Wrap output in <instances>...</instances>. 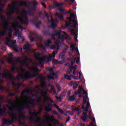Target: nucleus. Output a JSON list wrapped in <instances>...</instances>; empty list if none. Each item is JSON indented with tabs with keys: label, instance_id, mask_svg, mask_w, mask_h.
<instances>
[{
	"label": "nucleus",
	"instance_id": "obj_1",
	"mask_svg": "<svg viewBox=\"0 0 126 126\" xmlns=\"http://www.w3.org/2000/svg\"><path fill=\"white\" fill-rule=\"evenodd\" d=\"M48 22L51 24L50 27L53 29V31L52 32V35L53 36H59V37H60L61 34H62V32L64 33V35L63 36V38L65 39L66 40H67L68 41H69V40H70V37H69V35L66 34V32H62L61 30L59 31L56 30V28H57V26H58L57 23L58 22H59V20H58V19H56L55 20L52 19L51 20H48Z\"/></svg>",
	"mask_w": 126,
	"mask_h": 126
},
{
	"label": "nucleus",
	"instance_id": "obj_2",
	"mask_svg": "<svg viewBox=\"0 0 126 126\" xmlns=\"http://www.w3.org/2000/svg\"><path fill=\"white\" fill-rule=\"evenodd\" d=\"M72 22V23H71ZM78 25V24L77 22L74 20H73L72 18L70 20V22H69L68 24H66V26L67 27H73V28H70L69 31L71 32V35H73V36H74V39L75 42H78V40H77V31H78V29L77 28L76 30L75 29L76 28V26Z\"/></svg>",
	"mask_w": 126,
	"mask_h": 126
},
{
	"label": "nucleus",
	"instance_id": "obj_3",
	"mask_svg": "<svg viewBox=\"0 0 126 126\" xmlns=\"http://www.w3.org/2000/svg\"><path fill=\"white\" fill-rule=\"evenodd\" d=\"M10 118L12 119L11 120H8L5 118L2 119V126H10L12 123H14L15 121H19L18 117L16 116V114L15 113H8Z\"/></svg>",
	"mask_w": 126,
	"mask_h": 126
},
{
	"label": "nucleus",
	"instance_id": "obj_4",
	"mask_svg": "<svg viewBox=\"0 0 126 126\" xmlns=\"http://www.w3.org/2000/svg\"><path fill=\"white\" fill-rule=\"evenodd\" d=\"M28 3V1H22L19 3V6H25L26 7H28L29 10L27 12L26 11L23 10L21 12L22 14V16H24L25 14H27L29 15L30 16H34L35 14V9L33 8L32 10L30 8V7H29V5L27 4Z\"/></svg>",
	"mask_w": 126,
	"mask_h": 126
},
{
	"label": "nucleus",
	"instance_id": "obj_5",
	"mask_svg": "<svg viewBox=\"0 0 126 126\" xmlns=\"http://www.w3.org/2000/svg\"><path fill=\"white\" fill-rule=\"evenodd\" d=\"M58 54V50L57 51H54L52 53V56L50 55L48 57L47 56H45L43 58H42L38 56H35V58L37 61L39 62V64H42V63H44L45 61H46L47 63L50 62H52V59L53 58H56V54Z\"/></svg>",
	"mask_w": 126,
	"mask_h": 126
},
{
	"label": "nucleus",
	"instance_id": "obj_6",
	"mask_svg": "<svg viewBox=\"0 0 126 126\" xmlns=\"http://www.w3.org/2000/svg\"><path fill=\"white\" fill-rule=\"evenodd\" d=\"M23 77V75H22L21 73H19L16 77H13L11 73L9 72V71L5 72L3 74V78H5V79H9V80H11V81H12V80H17L18 81H19L20 78L22 79H24V78Z\"/></svg>",
	"mask_w": 126,
	"mask_h": 126
},
{
	"label": "nucleus",
	"instance_id": "obj_7",
	"mask_svg": "<svg viewBox=\"0 0 126 126\" xmlns=\"http://www.w3.org/2000/svg\"><path fill=\"white\" fill-rule=\"evenodd\" d=\"M39 71H40V70L38 69V70H36V72H33L34 73V75H32L30 73V71H28L27 72H26L25 74L23 75V76L24 79H30V78H35V77H37V76H39Z\"/></svg>",
	"mask_w": 126,
	"mask_h": 126
},
{
	"label": "nucleus",
	"instance_id": "obj_8",
	"mask_svg": "<svg viewBox=\"0 0 126 126\" xmlns=\"http://www.w3.org/2000/svg\"><path fill=\"white\" fill-rule=\"evenodd\" d=\"M33 35L35 36L36 38H37V39L40 41H43V37H42L41 35H39L36 31H34L29 35L30 40L32 43L35 41V39L33 37Z\"/></svg>",
	"mask_w": 126,
	"mask_h": 126
},
{
	"label": "nucleus",
	"instance_id": "obj_9",
	"mask_svg": "<svg viewBox=\"0 0 126 126\" xmlns=\"http://www.w3.org/2000/svg\"><path fill=\"white\" fill-rule=\"evenodd\" d=\"M18 4V1H15L13 3L14 6H12L11 5H9L8 7L10 8V12L7 13V15H11V13H15V10L16 9H19V7H17L15 5H17Z\"/></svg>",
	"mask_w": 126,
	"mask_h": 126
},
{
	"label": "nucleus",
	"instance_id": "obj_10",
	"mask_svg": "<svg viewBox=\"0 0 126 126\" xmlns=\"http://www.w3.org/2000/svg\"><path fill=\"white\" fill-rule=\"evenodd\" d=\"M7 102L9 105H12L11 106H10V105H7V108H8L9 111H10V112H13V111H14V109L16 108V105H14V101L11 99H9L7 100Z\"/></svg>",
	"mask_w": 126,
	"mask_h": 126
},
{
	"label": "nucleus",
	"instance_id": "obj_11",
	"mask_svg": "<svg viewBox=\"0 0 126 126\" xmlns=\"http://www.w3.org/2000/svg\"><path fill=\"white\" fill-rule=\"evenodd\" d=\"M18 19L19 20L20 22L22 23V24H24V25H25V24H27V25H28L29 23V22H28L27 21L28 20V17L27 16H25V18H23V16L18 17Z\"/></svg>",
	"mask_w": 126,
	"mask_h": 126
},
{
	"label": "nucleus",
	"instance_id": "obj_12",
	"mask_svg": "<svg viewBox=\"0 0 126 126\" xmlns=\"http://www.w3.org/2000/svg\"><path fill=\"white\" fill-rule=\"evenodd\" d=\"M22 63H23L24 65H27V67H28V68H29V69L30 70V71H31V72H36V70H39V69H38L37 68H34L33 67H30V66H29L28 63H27V62H26V61H22Z\"/></svg>",
	"mask_w": 126,
	"mask_h": 126
},
{
	"label": "nucleus",
	"instance_id": "obj_13",
	"mask_svg": "<svg viewBox=\"0 0 126 126\" xmlns=\"http://www.w3.org/2000/svg\"><path fill=\"white\" fill-rule=\"evenodd\" d=\"M29 114L31 116V117L30 118V121H34V117H37L38 115H40L41 112L40 111H37V112H33L30 111L29 112Z\"/></svg>",
	"mask_w": 126,
	"mask_h": 126
},
{
	"label": "nucleus",
	"instance_id": "obj_14",
	"mask_svg": "<svg viewBox=\"0 0 126 126\" xmlns=\"http://www.w3.org/2000/svg\"><path fill=\"white\" fill-rule=\"evenodd\" d=\"M25 98L26 99H27V100H28V103L32 105V108H34L35 107V105H34L35 103V100L28 96H25Z\"/></svg>",
	"mask_w": 126,
	"mask_h": 126
},
{
	"label": "nucleus",
	"instance_id": "obj_15",
	"mask_svg": "<svg viewBox=\"0 0 126 126\" xmlns=\"http://www.w3.org/2000/svg\"><path fill=\"white\" fill-rule=\"evenodd\" d=\"M12 85L13 86H16L17 87V89L18 90L19 89L20 86H25V85L23 84V83H15L13 82V81H12Z\"/></svg>",
	"mask_w": 126,
	"mask_h": 126
},
{
	"label": "nucleus",
	"instance_id": "obj_16",
	"mask_svg": "<svg viewBox=\"0 0 126 126\" xmlns=\"http://www.w3.org/2000/svg\"><path fill=\"white\" fill-rule=\"evenodd\" d=\"M24 110H25V107L23 106L18 108L17 110V112L20 114V116H21V114H24Z\"/></svg>",
	"mask_w": 126,
	"mask_h": 126
},
{
	"label": "nucleus",
	"instance_id": "obj_17",
	"mask_svg": "<svg viewBox=\"0 0 126 126\" xmlns=\"http://www.w3.org/2000/svg\"><path fill=\"white\" fill-rule=\"evenodd\" d=\"M6 108L4 107L3 109L1 108V104L0 103V116H3L4 114H5Z\"/></svg>",
	"mask_w": 126,
	"mask_h": 126
},
{
	"label": "nucleus",
	"instance_id": "obj_18",
	"mask_svg": "<svg viewBox=\"0 0 126 126\" xmlns=\"http://www.w3.org/2000/svg\"><path fill=\"white\" fill-rule=\"evenodd\" d=\"M32 23H33V24H34V25H35V26L36 27V28H39L40 25H41V24H42V22L39 21L38 23H37L36 22V21H35V20H32Z\"/></svg>",
	"mask_w": 126,
	"mask_h": 126
},
{
	"label": "nucleus",
	"instance_id": "obj_19",
	"mask_svg": "<svg viewBox=\"0 0 126 126\" xmlns=\"http://www.w3.org/2000/svg\"><path fill=\"white\" fill-rule=\"evenodd\" d=\"M12 68H11V71L13 72V73H16V72H17V71L16 70H19V68H18L17 67H16V66H15V65H12Z\"/></svg>",
	"mask_w": 126,
	"mask_h": 126
},
{
	"label": "nucleus",
	"instance_id": "obj_20",
	"mask_svg": "<svg viewBox=\"0 0 126 126\" xmlns=\"http://www.w3.org/2000/svg\"><path fill=\"white\" fill-rule=\"evenodd\" d=\"M31 48V46L29 43H26L25 45L23 46V48L24 50H27V51H30V49Z\"/></svg>",
	"mask_w": 126,
	"mask_h": 126
},
{
	"label": "nucleus",
	"instance_id": "obj_21",
	"mask_svg": "<svg viewBox=\"0 0 126 126\" xmlns=\"http://www.w3.org/2000/svg\"><path fill=\"white\" fill-rule=\"evenodd\" d=\"M11 28H15V27L14 26H10L8 28V29H7L6 30H8L10 33H9V36H12V32H13V31L12 30V29Z\"/></svg>",
	"mask_w": 126,
	"mask_h": 126
},
{
	"label": "nucleus",
	"instance_id": "obj_22",
	"mask_svg": "<svg viewBox=\"0 0 126 126\" xmlns=\"http://www.w3.org/2000/svg\"><path fill=\"white\" fill-rule=\"evenodd\" d=\"M41 79L43 80L42 81L40 82V83H41V86L43 88H45L46 87V84H45V81L46 80V78L45 77H41Z\"/></svg>",
	"mask_w": 126,
	"mask_h": 126
},
{
	"label": "nucleus",
	"instance_id": "obj_23",
	"mask_svg": "<svg viewBox=\"0 0 126 126\" xmlns=\"http://www.w3.org/2000/svg\"><path fill=\"white\" fill-rule=\"evenodd\" d=\"M7 62L12 64V65H15L16 63H14V60H13V57H10V58L7 61Z\"/></svg>",
	"mask_w": 126,
	"mask_h": 126
},
{
	"label": "nucleus",
	"instance_id": "obj_24",
	"mask_svg": "<svg viewBox=\"0 0 126 126\" xmlns=\"http://www.w3.org/2000/svg\"><path fill=\"white\" fill-rule=\"evenodd\" d=\"M30 92H31V90H27V91H23L22 93L21 94V97H24V94L27 93V94H30Z\"/></svg>",
	"mask_w": 126,
	"mask_h": 126
},
{
	"label": "nucleus",
	"instance_id": "obj_25",
	"mask_svg": "<svg viewBox=\"0 0 126 126\" xmlns=\"http://www.w3.org/2000/svg\"><path fill=\"white\" fill-rule=\"evenodd\" d=\"M22 107H25V109H30L31 108V105H29V103L27 102H25L24 103V105Z\"/></svg>",
	"mask_w": 126,
	"mask_h": 126
},
{
	"label": "nucleus",
	"instance_id": "obj_26",
	"mask_svg": "<svg viewBox=\"0 0 126 126\" xmlns=\"http://www.w3.org/2000/svg\"><path fill=\"white\" fill-rule=\"evenodd\" d=\"M76 68H77V65H75V66L71 65L69 67V69L70 70V71H72V70H75Z\"/></svg>",
	"mask_w": 126,
	"mask_h": 126
},
{
	"label": "nucleus",
	"instance_id": "obj_27",
	"mask_svg": "<svg viewBox=\"0 0 126 126\" xmlns=\"http://www.w3.org/2000/svg\"><path fill=\"white\" fill-rule=\"evenodd\" d=\"M59 11H61L62 12V13H63L64 14H67V13H69L70 12H66V11L63 9V7H61L59 9Z\"/></svg>",
	"mask_w": 126,
	"mask_h": 126
},
{
	"label": "nucleus",
	"instance_id": "obj_28",
	"mask_svg": "<svg viewBox=\"0 0 126 126\" xmlns=\"http://www.w3.org/2000/svg\"><path fill=\"white\" fill-rule=\"evenodd\" d=\"M66 53V49H64L60 53V56H61L62 58H63L64 56H65V54Z\"/></svg>",
	"mask_w": 126,
	"mask_h": 126
},
{
	"label": "nucleus",
	"instance_id": "obj_29",
	"mask_svg": "<svg viewBox=\"0 0 126 126\" xmlns=\"http://www.w3.org/2000/svg\"><path fill=\"white\" fill-rule=\"evenodd\" d=\"M65 78L66 79H67L68 80H71V78L70 77H72L73 78V77H74V76H73V75H64Z\"/></svg>",
	"mask_w": 126,
	"mask_h": 126
},
{
	"label": "nucleus",
	"instance_id": "obj_30",
	"mask_svg": "<svg viewBox=\"0 0 126 126\" xmlns=\"http://www.w3.org/2000/svg\"><path fill=\"white\" fill-rule=\"evenodd\" d=\"M59 48H60L59 46H58V47L57 48V46L56 45H52L50 47V50H56V49H57L56 51H58V52H59Z\"/></svg>",
	"mask_w": 126,
	"mask_h": 126
},
{
	"label": "nucleus",
	"instance_id": "obj_31",
	"mask_svg": "<svg viewBox=\"0 0 126 126\" xmlns=\"http://www.w3.org/2000/svg\"><path fill=\"white\" fill-rule=\"evenodd\" d=\"M45 100H46V101L50 102V103H54V100H53V99H52L50 97L46 96L45 97Z\"/></svg>",
	"mask_w": 126,
	"mask_h": 126
},
{
	"label": "nucleus",
	"instance_id": "obj_32",
	"mask_svg": "<svg viewBox=\"0 0 126 126\" xmlns=\"http://www.w3.org/2000/svg\"><path fill=\"white\" fill-rule=\"evenodd\" d=\"M50 44H52V41H51V40H48L44 43V45L45 47H49Z\"/></svg>",
	"mask_w": 126,
	"mask_h": 126
},
{
	"label": "nucleus",
	"instance_id": "obj_33",
	"mask_svg": "<svg viewBox=\"0 0 126 126\" xmlns=\"http://www.w3.org/2000/svg\"><path fill=\"white\" fill-rule=\"evenodd\" d=\"M63 3H59L57 2L54 4V6H56V7H61V6H63Z\"/></svg>",
	"mask_w": 126,
	"mask_h": 126
},
{
	"label": "nucleus",
	"instance_id": "obj_34",
	"mask_svg": "<svg viewBox=\"0 0 126 126\" xmlns=\"http://www.w3.org/2000/svg\"><path fill=\"white\" fill-rule=\"evenodd\" d=\"M87 119V115L83 116L81 117V120L84 122V123H85L86 122V120Z\"/></svg>",
	"mask_w": 126,
	"mask_h": 126
},
{
	"label": "nucleus",
	"instance_id": "obj_35",
	"mask_svg": "<svg viewBox=\"0 0 126 126\" xmlns=\"http://www.w3.org/2000/svg\"><path fill=\"white\" fill-rule=\"evenodd\" d=\"M43 34L45 36H51V35H52L51 32L46 31L43 32Z\"/></svg>",
	"mask_w": 126,
	"mask_h": 126
},
{
	"label": "nucleus",
	"instance_id": "obj_36",
	"mask_svg": "<svg viewBox=\"0 0 126 126\" xmlns=\"http://www.w3.org/2000/svg\"><path fill=\"white\" fill-rule=\"evenodd\" d=\"M75 99V98L74 97V94H73L72 96H70L68 98V101H74Z\"/></svg>",
	"mask_w": 126,
	"mask_h": 126
},
{
	"label": "nucleus",
	"instance_id": "obj_37",
	"mask_svg": "<svg viewBox=\"0 0 126 126\" xmlns=\"http://www.w3.org/2000/svg\"><path fill=\"white\" fill-rule=\"evenodd\" d=\"M87 118H88V119H89L91 121H93L94 123H95L96 122V120H95V118H92V117H91V115H89L88 116H87Z\"/></svg>",
	"mask_w": 126,
	"mask_h": 126
},
{
	"label": "nucleus",
	"instance_id": "obj_38",
	"mask_svg": "<svg viewBox=\"0 0 126 126\" xmlns=\"http://www.w3.org/2000/svg\"><path fill=\"white\" fill-rule=\"evenodd\" d=\"M78 86V84H77V83L76 82H74L73 84V89H74V90H75V89L77 88Z\"/></svg>",
	"mask_w": 126,
	"mask_h": 126
},
{
	"label": "nucleus",
	"instance_id": "obj_39",
	"mask_svg": "<svg viewBox=\"0 0 126 126\" xmlns=\"http://www.w3.org/2000/svg\"><path fill=\"white\" fill-rule=\"evenodd\" d=\"M48 120L50 121V122H55V120H54L56 119H55V116L54 115H52L51 118H48Z\"/></svg>",
	"mask_w": 126,
	"mask_h": 126
},
{
	"label": "nucleus",
	"instance_id": "obj_40",
	"mask_svg": "<svg viewBox=\"0 0 126 126\" xmlns=\"http://www.w3.org/2000/svg\"><path fill=\"white\" fill-rule=\"evenodd\" d=\"M41 122H42V119L40 118V117H38L36 119V124H39L40 125H41Z\"/></svg>",
	"mask_w": 126,
	"mask_h": 126
},
{
	"label": "nucleus",
	"instance_id": "obj_41",
	"mask_svg": "<svg viewBox=\"0 0 126 126\" xmlns=\"http://www.w3.org/2000/svg\"><path fill=\"white\" fill-rule=\"evenodd\" d=\"M8 25H9V22H7L6 23H5L4 29H8Z\"/></svg>",
	"mask_w": 126,
	"mask_h": 126
},
{
	"label": "nucleus",
	"instance_id": "obj_42",
	"mask_svg": "<svg viewBox=\"0 0 126 126\" xmlns=\"http://www.w3.org/2000/svg\"><path fill=\"white\" fill-rule=\"evenodd\" d=\"M83 91L79 90L77 93H75V95H82Z\"/></svg>",
	"mask_w": 126,
	"mask_h": 126
},
{
	"label": "nucleus",
	"instance_id": "obj_43",
	"mask_svg": "<svg viewBox=\"0 0 126 126\" xmlns=\"http://www.w3.org/2000/svg\"><path fill=\"white\" fill-rule=\"evenodd\" d=\"M0 19H1V20H2L3 21H7V20L5 19V16L3 15H1L0 16Z\"/></svg>",
	"mask_w": 126,
	"mask_h": 126
},
{
	"label": "nucleus",
	"instance_id": "obj_44",
	"mask_svg": "<svg viewBox=\"0 0 126 126\" xmlns=\"http://www.w3.org/2000/svg\"><path fill=\"white\" fill-rule=\"evenodd\" d=\"M44 16H45L46 17H47V19H49L50 18H53V16H52V15H49L48 14H47L46 12L44 14Z\"/></svg>",
	"mask_w": 126,
	"mask_h": 126
},
{
	"label": "nucleus",
	"instance_id": "obj_45",
	"mask_svg": "<svg viewBox=\"0 0 126 126\" xmlns=\"http://www.w3.org/2000/svg\"><path fill=\"white\" fill-rule=\"evenodd\" d=\"M16 62H17V63H22V60L21 59V58L18 57L16 59Z\"/></svg>",
	"mask_w": 126,
	"mask_h": 126
},
{
	"label": "nucleus",
	"instance_id": "obj_46",
	"mask_svg": "<svg viewBox=\"0 0 126 126\" xmlns=\"http://www.w3.org/2000/svg\"><path fill=\"white\" fill-rule=\"evenodd\" d=\"M19 126H27L26 125V123L25 122H22L21 121L19 120Z\"/></svg>",
	"mask_w": 126,
	"mask_h": 126
},
{
	"label": "nucleus",
	"instance_id": "obj_47",
	"mask_svg": "<svg viewBox=\"0 0 126 126\" xmlns=\"http://www.w3.org/2000/svg\"><path fill=\"white\" fill-rule=\"evenodd\" d=\"M75 47V44H72L70 47V49L71 50V51H72V52H73V51H74V47Z\"/></svg>",
	"mask_w": 126,
	"mask_h": 126
},
{
	"label": "nucleus",
	"instance_id": "obj_48",
	"mask_svg": "<svg viewBox=\"0 0 126 126\" xmlns=\"http://www.w3.org/2000/svg\"><path fill=\"white\" fill-rule=\"evenodd\" d=\"M75 61H76V58L72 59L71 62V65H73L74 64V63H75Z\"/></svg>",
	"mask_w": 126,
	"mask_h": 126
},
{
	"label": "nucleus",
	"instance_id": "obj_49",
	"mask_svg": "<svg viewBox=\"0 0 126 126\" xmlns=\"http://www.w3.org/2000/svg\"><path fill=\"white\" fill-rule=\"evenodd\" d=\"M45 111L46 112H47L48 113H49V112H51V111H53V108H45Z\"/></svg>",
	"mask_w": 126,
	"mask_h": 126
},
{
	"label": "nucleus",
	"instance_id": "obj_50",
	"mask_svg": "<svg viewBox=\"0 0 126 126\" xmlns=\"http://www.w3.org/2000/svg\"><path fill=\"white\" fill-rule=\"evenodd\" d=\"M4 100V97H3L2 95L0 96V102H1V103H3V101Z\"/></svg>",
	"mask_w": 126,
	"mask_h": 126
},
{
	"label": "nucleus",
	"instance_id": "obj_51",
	"mask_svg": "<svg viewBox=\"0 0 126 126\" xmlns=\"http://www.w3.org/2000/svg\"><path fill=\"white\" fill-rule=\"evenodd\" d=\"M87 112H88V110H84L83 113V116H87Z\"/></svg>",
	"mask_w": 126,
	"mask_h": 126
},
{
	"label": "nucleus",
	"instance_id": "obj_52",
	"mask_svg": "<svg viewBox=\"0 0 126 126\" xmlns=\"http://www.w3.org/2000/svg\"><path fill=\"white\" fill-rule=\"evenodd\" d=\"M52 63H53V64H57V63H59V61H58V60H54L53 61H52Z\"/></svg>",
	"mask_w": 126,
	"mask_h": 126
},
{
	"label": "nucleus",
	"instance_id": "obj_53",
	"mask_svg": "<svg viewBox=\"0 0 126 126\" xmlns=\"http://www.w3.org/2000/svg\"><path fill=\"white\" fill-rule=\"evenodd\" d=\"M89 107H90V103L89 102V101H88L86 104L87 110H88L89 109Z\"/></svg>",
	"mask_w": 126,
	"mask_h": 126
},
{
	"label": "nucleus",
	"instance_id": "obj_54",
	"mask_svg": "<svg viewBox=\"0 0 126 126\" xmlns=\"http://www.w3.org/2000/svg\"><path fill=\"white\" fill-rule=\"evenodd\" d=\"M70 16L71 18H73V19H75V13H72L70 14Z\"/></svg>",
	"mask_w": 126,
	"mask_h": 126
},
{
	"label": "nucleus",
	"instance_id": "obj_55",
	"mask_svg": "<svg viewBox=\"0 0 126 126\" xmlns=\"http://www.w3.org/2000/svg\"><path fill=\"white\" fill-rule=\"evenodd\" d=\"M40 48H41V49H43V50H44V51H45L46 50V46H45V45H40Z\"/></svg>",
	"mask_w": 126,
	"mask_h": 126
},
{
	"label": "nucleus",
	"instance_id": "obj_56",
	"mask_svg": "<svg viewBox=\"0 0 126 126\" xmlns=\"http://www.w3.org/2000/svg\"><path fill=\"white\" fill-rule=\"evenodd\" d=\"M21 118L22 119H23V120H27V117H26V116H25V115H23L22 116H21Z\"/></svg>",
	"mask_w": 126,
	"mask_h": 126
},
{
	"label": "nucleus",
	"instance_id": "obj_57",
	"mask_svg": "<svg viewBox=\"0 0 126 126\" xmlns=\"http://www.w3.org/2000/svg\"><path fill=\"white\" fill-rule=\"evenodd\" d=\"M53 121H54V122H56V123L57 124V125H60L61 123L60 122V121L57 119L55 120H53Z\"/></svg>",
	"mask_w": 126,
	"mask_h": 126
},
{
	"label": "nucleus",
	"instance_id": "obj_58",
	"mask_svg": "<svg viewBox=\"0 0 126 126\" xmlns=\"http://www.w3.org/2000/svg\"><path fill=\"white\" fill-rule=\"evenodd\" d=\"M32 4H33V5H34V6H36V5H38V3L37 2V1H32Z\"/></svg>",
	"mask_w": 126,
	"mask_h": 126
},
{
	"label": "nucleus",
	"instance_id": "obj_59",
	"mask_svg": "<svg viewBox=\"0 0 126 126\" xmlns=\"http://www.w3.org/2000/svg\"><path fill=\"white\" fill-rule=\"evenodd\" d=\"M36 102L38 103V104H42V99H38L36 100Z\"/></svg>",
	"mask_w": 126,
	"mask_h": 126
},
{
	"label": "nucleus",
	"instance_id": "obj_60",
	"mask_svg": "<svg viewBox=\"0 0 126 126\" xmlns=\"http://www.w3.org/2000/svg\"><path fill=\"white\" fill-rule=\"evenodd\" d=\"M79 62H80V58L79 57H77V60L76 61V63H77V64H78V63H79Z\"/></svg>",
	"mask_w": 126,
	"mask_h": 126
},
{
	"label": "nucleus",
	"instance_id": "obj_61",
	"mask_svg": "<svg viewBox=\"0 0 126 126\" xmlns=\"http://www.w3.org/2000/svg\"><path fill=\"white\" fill-rule=\"evenodd\" d=\"M41 5L43 6L44 8H47V5L44 2H41Z\"/></svg>",
	"mask_w": 126,
	"mask_h": 126
},
{
	"label": "nucleus",
	"instance_id": "obj_62",
	"mask_svg": "<svg viewBox=\"0 0 126 126\" xmlns=\"http://www.w3.org/2000/svg\"><path fill=\"white\" fill-rule=\"evenodd\" d=\"M59 19L63 20V15H60L59 16Z\"/></svg>",
	"mask_w": 126,
	"mask_h": 126
},
{
	"label": "nucleus",
	"instance_id": "obj_63",
	"mask_svg": "<svg viewBox=\"0 0 126 126\" xmlns=\"http://www.w3.org/2000/svg\"><path fill=\"white\" fill-rule=\"evenodd\" d=\"M84 94L85 95H87V92L85 91V90H84V91H83V94L82 95H84Z\"/></svg>",
	"mask_w": 126,
	"mask_h": 126
},
{
	"label": "nucleus",
	"instance_id": "obj_64",
	"mask_svg": "<svg viewBox=\"0 0 126 126\" xmlns=\"http://www.w3.org/2000/svg\"><path fill=\"white\" fill-rule=\"evenodd\" d=\"M9 95L11 97H12L13 96H15V93H11L9 94Z\"/></svg>",
	"mask_w": 126,
	"mask_h": 126
}]
</instances>
